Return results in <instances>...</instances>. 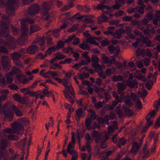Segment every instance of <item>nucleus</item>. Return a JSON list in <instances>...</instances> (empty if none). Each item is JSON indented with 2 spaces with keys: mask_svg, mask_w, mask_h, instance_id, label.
<instances>
[{
  "mask_svg": "<svg viewBox=\"0 0 160 160\" xmlns=\"http://www.w3.org/2000/svg\"><path fill=\"white\" fill-rule=\"evenodd\" d=\"M39 69H36L33 70L31 72L30 71H27L26 72V74L29 76L31 77L32 76H33V78L34 77L33 74H36L39 72Z\"/></svg>",
  "mask_w": 160,
  "mask_h": 160,
  "instance_id": "obj_34",
  "label": "nucleus"
},
{
  "mask_svg": "<svg viewBox=\"0 0 160 160\" xmlns=\"http://www.w3.org/2000/svg\"><path fill=\"white\" fill-rule=\"evenodd\" d=\"M120 107L118 106L116 107V112L119 117H122V111L120 109Z\"/></svg>",
  "mask_w": 160,
  "mask_h": 160,
  "instance_id": "obj_52",
  "label": "nucleus"
},
{
  "mask_svg": "<svg viewBox=\"0 0 160 160\" xmlns=\"http://www.w3.org/2000/svg\"><path fill=\"white\" fill-rule=\"evenodd\" d=\"M141 147V145H139L137 142H134L132 143V148L129 152L133 153L134 155H136Z\"/></svg>",
  "mask_w": 160,
  "mask_h": 160,
  "instance_id": "obj_16",
  "label": "nucleus"
},
{
  "mask_svg": "<svg viewBox=\"0 0 160 160\" xmlns=\"http://www.w3.org/2000/svg\"><path fill=\"white\" fill-rule=\"evenodd\" d=\"M22 22L24 24L27 23H29V24H31L34 23V21L33 19H22Z\"/></svg>",
  "mask_w": 160,
  "mask_h": 160,
  "instance_id": "obj_55",
  "label": "nucleus"
},
{
  "mask_svg": "<svg viewBox=\"0 0 160 160\" xmlns=\"http://www.w3.org/2000/svg\"><path fill=\"white\" fill-rule=\"evenodd\" d=\"M38 51V47L35 45L28 47L26 50L27 52L29 54H34Z\"/></svg>",
  "mask_w": 160,
  "mask_h": 160,
  "instance_id": "obj_13",
  "label": "nucleus"
},
{
  "mask_svg": "<svg viewBox=\"0 0 160 160\" xmlns=\"http://www.w3.org/2000/svg\"><path fill=\"white\" fill-rule=\"evenodd\" d=\"M12 109L16 116L18 117H21L23 116V114L15 105L12 106Z\"/></svg>",
  "mask_w": 160,
  "mask_h": 160,
  "instance_id": "obj_27",
  "label": "nucleus"
},
{
  "mask_svg": "<svg viewBox=\"0 0 160 160\" xmlns=\"http://www.w3.org/2000/svg\"><path fill=\"white\" fill-rule=\"evenodd\" d=\"M21 25L22 26L21 30V36L22 37L26 36L28 33L29 29L26 25L22 23V22L21 23Z\"/></svg>",
  "mask_w": 160,
  "mask_h": 160,
  "instance_id": "obj_20",
  "label": "nucleus"
},
{
  "mask_svg": "<svg viewBox=\"0 0 160 160\" xmlns=\"http://www.w3.org/2000/svg\"><path fill=\"white\" fill-rule=\"evenodd\" d=\"M15 105L12 104L10 101H8L4 103L2 107V111L4 113L5 117L12 119L13 113L11 110V108L12 109V106Z\"/></svg>",
  "mask_w": 160,
  "mask_h": 160,
  "instance_id": "obj_4",
  "label": "nucleus"
},
{
  "mask_svg": "<svg viewBox=\"0 0 160 160\" xmlns=\"http://www.w3.org/2000/svg\"><path fill=\"white\" fill-rule=\"evenodd\" d=\"M108 17L103 15L98 18V24H101L102 23L107 21L108 20Z\"/></svg>",
  "mask_w": 160,
  "mask_h": 160,
  "instance_id": "obj_36",
  "label": "nucleus"
},
{
  "mask_svg": "<svg viewBox=\"0 0 160 160\" xmlns=\"http://www.w3.org/2000/svg\"><path fill=\"white\" fill-rule=\"evenodd\" d=\"M12 128L14 130L16 134L21 135L23 134L24 129L22 125L18 122H15L12 125Z\"/></svg>",
  "mask_w": 160,
  "mask_h": 160,
  "instance_id": "obj_5",
  "label": "nucleus"
},
{
  "mask_svg": "<svg viewBox=\"0 0 160 160\" xmlns=\"http://www.w3.org/2000/svg\"><path fill=\"white\" fill-rule=\"evenodd\" d=\"M94 106L95 108L96 109H99L103 106L102 102L100 101H99L96 103H95Z\"/></svg>",
  "mask_w": 160,
  "mask_h": 160,
  "instance_id": "obj_61",
  "label": "nucleus"
},
{
  "mask_svg": "<svg viewBox=\"0 0 160 160\" xmlns=\"http://www.w3.org/2000/svg\"><path fill=\"white\" fill-rule=\"evenodd\" d=\"M85 42H83L82 43L79 45V47L82 49L87 50H90L89 47L86 44H85Z\"/></svg>",
  "mask_w": 160,
  "mask_h": 160,
  "instance_id": "obj_45",
  "label": "nucleus"
},
{
  "mask_svg": "<svg viewBox=\"0 0 160 160\" xmlns=\"http://www.w3.org/2000/svg\"><path fill=\"white\" fill-rule=\"evenodd\" d=\"M13 75L11 74L10 73L7 74L6 76L7 78V82L8 84H10L13 81Z\"/></svg>",
  "mask_w": 160,
  "mask_h": 160,
  "instance_id": "obj_48",
  "label": "nucleus"
},
{
  "mask_svg": "<svg viewBox=\"0 0 160 160\" xmlns=\"http://www.w3.org/2000/svg\"><path fill=\"white\" fill-rule=\"evenodd\" d=\"M2 93H4L6 94L2 95L0 96V102L5 100L7 98V95L9 93V91L8 89L3 90L1 91Z\"/></svg>",
  "mask_w": 160,
  "mask_h": 160,
  "instance_id": "obj_33",
  "label": "nucleus"
},
{
  "mask_svg": "<svg viewBox=\"0 0 160 160\" xmlns=\"http://www.w3.org/2000/svg\"><path fill=\"white\" fill-rule=\"evenodd\" d=\"M1 62L4 69L8 70L11 66L10 61L8 57L4 55L1 57Z\"/></svg>",
  "mask_w": 160,
  "mask_h": 160,
  "instance_id": "obj_6",
  "label": "nucleus"
},
{
  "mask_svg": "<svg viewBox=\"0 0 160 160\" xmlns=\"http://www.w3.org/2000/svg\"><path fill=\"white\" fill-rule=\"evenodd\" d=\"M4 131L8 133L12 134L15 133L14 130L12 128H7L4 129Z\"/></svg>",
  "mask_w": 160,
  "mask_h": 160,
  "instance_id": "obj_63",
  "label": "nucleus"
},
{
  "mask_svg": "<svg viewBox=\"0 0 160 160\" xmlns=\"http://www.w3.org/2000/svg\"><path fill=\"white\" fill-rule=\"evenodd\" d=\"M156 31L153 27H152L151 29L150 30L148 28L144 29L143 31L144 34L146 35H148V37L150 38H152V36L151 34H154L155 32Z\"/></svg>",
  "mask_w": 160,
  "mask_h": 160,
  "instance_id": "obj_19",
  "label": "nucleus"
},
{
  "mask_svg": "<svg viewBox=\"0 0 160 160\" xmlns=\"http://www.w3.org/2000/svg\"><path fill=\"white\" fill-rule=\"evenodd\" d=\"M24 155H21L19 154H15L11 158V160H23Z\"/></svg>",
  "mask_w": 160,
  "mask_h": 160,
  "instance_id": "obj_31",
  "label": "nucleus"
},
{
  "mask_svg": "<svg viewBox=\"0 0 160 160\" xmlns=\"http://www.w3.org/2000/svg\"><path fill=\"white\" fill-rule=\"evenodd\" d=\"M6 6L7 13L10 16L14 15V11L18 7L17 0H8Z\"/></svg>",
  "mask_w": 160,
  "mask_h": 160,
  "instance_id": "obj_2",
  "label": "nucleus"
},
{
  "mask_svg": "<svg viewBox=\"0 0 160 160\" xmlns=\"http://www.w3.org/2000/svg\"><path fill=\"white\" fill-rule=\"evenodd\" d=\"M60 31V29L58 28L55 29L52 32V35L55 37H58L60 35L59 32Z\"/></svg>",
  "mask_w": 160,
  "mask_h": 160,
  "instance_id": "obj_44",
  "label": "nucleus"
},
{
  "mask_svg": "<svg viewBox=\"0 0 160 160\" xmlns=\"http://www.w3.org/2000/svg\"><path fill=\"white\" fill-rule=\"evenodd\" d=\"M30 32L29 34L31 35L32 33L36 32L39 30V28L37 25H31L30 27Z\"/></svg>",
  "mask_w": 160,
  "mask_h": 160,
  "instance_id": "obj_39",
  "label": "nucleus"
},
{
  "mask_svg": "<svg viewBox=\"0 0 160 160\" xmlns=\"http://www.w3.org/2000/svg\"><path fill=\"white\" fill-rule=\"evenodd\" d=\"M152 81L150 80L147 82L146 84V88L147 89L150 90L152 88Z\"/></svg>",
  "mask_w": 160,
  "mask_h": 160,
  "instance_id": "obj_62",
  "label": "nucleus"
},
{
  "mask_svg": "<svg viewBox=\"0 0 160 160\" xmlns=\"http://www.w3.org/2000/svg\"><path fill=\"white\" fill-rule=\"evenodd\" d=\"M39 5L38 4H34L29 8V13L30 15L37 14L39 12Z\"/></svg>",
  "mask_w": 160,
  "mask_h": 160,
  "instance_id": "obj_9",
  "label": "nucleus"
},
{
  "mask_svg": "<svg viewBox=\"0 0 160 160\" xmlns=\"http://www.w3.org/2000/svg\"><path fill=\"white\" fill-rule=\"evenodd\" d=\"M141 38L142 39L143 43L145 44L147 47H152L154 45V44L152 45V42L148 36H144V35H142V36H141Z\"/></svg>",
  "mask_w": 160,
  "mask_h": 160,
  "instance_id": "obj_17",
  "label": "nucleus"
},
{
  "mask_svg": "<svg viewBox=\"0 0 160 160\" xmlns=\"http://www.w3.org/2000/svg\"><path fill=\"white\" fill-rule=\"evenodd\" d=\"M92 121L89 118H87L85 122V125L87 129L89 130H91V124L92 123Z\"/></svg>",
  "mask_w": 160,
  "mask_h": 160,
  "instance_id": "obj_35",
  "label": "nucleus"
},
{
  "mask_svg": "<svg viewBox=\"0 0 160 160\" xmlns=\"http://www.w3.org/2000/svg\"><path fill=\"white\" fill-rule=\"evenodd\" d=\"M8 146L7 141L5 139H2L0 141V159L4 158L5 156L4 150Z\"/></svg>",
  "mask_w": 160,
  "mask_h": 160,
  "instance_id": "obj_8",
  "label": "nucleus"
},
{
  "mask_svg": "<svg viewBox=\"0 0 160 160\" xmlns=\"http://www.w3.org/2000/svg\"><path fill=\"white\" fill-rule=\"evenodd\" d=\"M20 71V69L18 68L15 67H14L12 69V71H11L10 73L12 75H14V74L19 72Z\"/></svg>",
  "mask_w": 160,
  "mask_h": 160,
  "instance_id": "obj_60",
  "label": "nucleus"
},
{
  "mask_svg": "<svg viewBox=\"0 0 160 160\" xmlns=\"http://www.w3.org/2000/svg\"><path fill=\"white\" fill-rule=\"evenodd\" d=\"M67 151L70 155H72V156H77V157H78L77 152L74 150V146L72 144L71 142H69L68 144Z\"/></svg>",
  "mask_w": 160,
  "mask_h": 160,
  "instance_id": "obj_10",
  "label": "nucleus"
},
{
  "mask_svg": "<svg viewBox=\"0 0 160 160\" xmlns=\"http://www.w3.org/2000/svg\"><path fill=\"white\" fill-rule=\"evenodd\" d=\"M92 136L93 137L96 138L95 140V142L98 143L99 142L100 139L103 137V136H101L98 131H94L92 133Z\"/></svg>",
  "mask_w": 160,
  "mask_h": 160,
  "instance_id": "obj_22",
  "label": "nucleus"
},
{
  "mask_svg": "<svg viewBox=\"0 0 160 160\" xmlns=\"http://www.w3.org/2000/svg\"><path fill=\"white\" fill-rule=\"evenodd\" d=\"M8 139L12 140H18L19 139V137L15 135H7Z\"/></svg>",
  "mask_w": 160,
  "mask_h": 160,
  "instance_id": "obj_47",
  "label": "nucleus"
},
{
  "mask_svg": "<svg viewBox=\"0 0 160 160\" xmlns=\"http://www.w3.org/2000/svg\"><path fill=\"white\" fill-rule=\"evenodd\" d=\"M22 56L21 53L18 52H16L12 53L11 54V57L13 59V61H15L19 60V58Z\"/></svg>",
  "mask_w": 160,
  "mask_h": 160,
  "instance_id": "obj_24",
  "label": "nucleus"
},
{
  "mask_svg": "<svg viewBox=\"0 0 160 160\" xmlns=\"http://www.w3.org/2000/svg\"><path fill=\"white\" fill-rule=\"evenodd\" d=\"M26 140H27L26 138H24L22 140L19 142L18 143V145L19 146H20L21 147H22V148H24L25 146V145H26Z\"/></svg>",
  "mask_w": 160,
  "mask_h": 160,
  "instance_id": "obj_54",
  "label": "nucleus"
},
{
  "mask_svg": "<svg viewBox=\"0 0 160 160\" xmlns=\"http://www.w3.org/2000/svg\"><path fill=\"white\" fill-rule=\"evenodd\" d=\"M25 77V75L22 74H18L16 75L17 78L19 82L22 83Z\"/></svg>",
  "mask_w": 160,
  "mask_h": 160,
  "instance_id": "obj_53",
  "label": "nucleus"
},
{
  "mask_svg": "<svg viewBox=\"0 0 160 160\" xmlns=\"http://www.w3.org/2000/svg\"><path fill=\"white\" fill-rule=\"evenodd\" d=\"M62 84L65 88V89L67 92H69L71 95L74 97L75 93L72 87V86L71 84H68L67 82H63Z\"/></svg>",
  "mask_w": 160,
  "mask_h": 160,
  "instance_id": "obj_12",
  "label": "nucleus"
},
{
  "mask_svg": "<svg viewBox=\"0 0 160 160\" xmlns=\"http://www.w3.org/2000/svg\"><path fill=\"white\" fill-rule=\"evenodd\" d=\"M66 56L62 54L60 52H57L56 53L55 58L57 59L61 60L64 58Z\"/></svg>",
  "mask_w": 160,
  "mask_h": 160,
  "instance_id": "obj_51",
  "label": "nucleus"
},
{
  "mask_svg": "<svg viewBox=\"0 0 160 160\" xmlns=\"http://www.w3.org/2000/svg\"><path fill=\"white\" fill-rule=\"evenodd\" d=\"M117 49L112 45H110L108 47V49L111 54H112L113 52L116 51V50Z\"/></svg>",
  "mask_w": 160,
  "mask_h": 160,
  "instance_id": "obj_57",
  "label": "nucleus"
},
{
  "mask_svg": "<svg viewBox=\"0 0 160 160\" xmlns=\"http://www.w3.org/2000/svg\"><path fill=\"white\" fill-rule=\"evenodd\" d=\"M112 80L113 82H117L118 81H121L122 79V77L121 75H118L116 76L114 75L112 78Z\"/></svg>",
  "mask_w": 160,
  "mask_h": 160,
  "instance_id": "obj_46",
  "label": "nucleus"
},
{
  "mask_svg": "<svg viewBox=\"0 0 160 160\" xmlns=\"http://www.w3.org/2000/svg\"><path fill=\"white\" fill-rule=\"evenodd\" d=\"M133 18L132 16H126L122 18V20L123 21L130 22L132 20Z\"/></svg>",
  "mask_w": 160,
  "mask_h": 160,
  "instance_id": "obj_58",
  "label": "nucleus"
},
{
  "mask_svg": "<svg viewBox=\"0 0 160 160\" xmlns=\"http://www.w3.org/2000/svg\"><path fill=\"white\" fill-rule=\"evenodd\" d=\"M126 85L130 88H137L138 87V82L136 79L131 80L128 79L126 81Z\"/></svg>",
  "mask_w": 160,
  "mask_h": 160,
  "instance_id": "obj_14",
  "label": "nucleus"
},
{
  "mask_svg": "<svg viewBox=\"0 0 160 160\" xmlns=\"http://www.w3.org/2000/svg\"><path fill=\"white\" fill-rule=\"evenodd\" d=\"M65 43L64 42V41L63 42L62 41H59L58 43L57 46L56 47L57 49L58 50L64 47Z\"/></svg>",
  "mask_w": 160,
  "mask_h": 160,
  "instance_id": "obj_49",
  "label": "nucleus"
},
{
  "mask_svg": "<svg viewBox=\"0 0 160 160\" xmlns=\"http://www.w3.org/2000/svg\"><path fill=\"white\" fill-rule=\"evenodd\" d=\"M156 109V110L153 109L151 112H149V113L147 114L146 115V118L147 117L148 115V118H149V122H152L151 120V117H154L155 116L156 113L157 112V111Z\"/></svg>",
  "mask_w": 160,
  "mask_h": 160,
  "instance_id": "obj_42",
  "label": "nucleus"
},
{
  "mask_svg": "<svg viewBox=\"0 0 160 160\" xmlns=\"http://www.w3.org/2000/svg\"><path fill=\"white\" fill-rule=\"evenodd\" d=\"M94 39L98 40V38H88L87 41V42H88L91 44H92L95 45L97 46H99V43L96 42L95 40Z\"/></svg>",
  "mask_w": 160,
  "mask_h": 160,
  "instance_id": "obj_30",
  "label": "nucleus"
},
{
  "mask_svg": "<svg viewBox=\"0 0 160 160\" xmlns=\"http://www.w3.org/2000/svg\"><path fill=\"white\" fill-rule=\"evenodd\" d=\"M99 59L97 55H92L91 58V65L92 66L95 68H99L100 69L104 68V67L103 65L99 64Z\"/></svg>",
  "mask_w": 160,
  "mask_h": 160,
  "instance_id": "obj_7",
  "label": "nucleus"
},
{
  "mask_svg": "<svg viewBox=\"0 0 160 160\" xmlns=\"http://www.w3.org/2000/svg\"><path fill=\"white\" fill-rule=\"evenodd\" d=\"M63 73H64L65 76L64 77L63 79V81H65V82H67L69 79L72 76L73 74H74V73H71L70 72H66L65 71H63Z\"/></svg>",
  "mask_w": 160,
  "mask_h": 160,
  "instance_id": "obj_38",
  "label": "nucleus"
},
{
  "mask_svg": "<svg viewBox=\"0 0 160 160\" xmlns=\"http://www.w3.org/2000/svg\"><path fill=\"white\" fill-rule=\"evenodd\" d=\"M130 96L131 98L134 101L135 103L139 101L138 96L133 93H131L130 95Z\"/></svg>",
  "mask_w": 160,
  "mask_h": 160,
  "instance_id": "obj_64",
  "label": "nucleus"
},
{
  "mask_svg": "<svg viewBox=\"0 0 160 160\" xmlns=\"http://www.w3.org/2000/svg\"><path fill=\"white\" fill-rule=\"evenodd\" d=\"M64 94L66 98L72 104H73L74 101V99L73 97H71L68 93L66 92L65 91L63 90Z\"/></svg>",
  "mask_w": 160,
  "mask_h": 160,
  "instance_id": "obj_37",
  "label": "nucleus"
},
{
  "mask_svg": "<svg viewBox=\"0 0 160 160\" xmlns=\"http://www.w3.org/2000/svg\"><path fill=\"white\" fill-rule=\"evenodd\" d=\"M117 86L118 88V92L119 94H120L122 92L125 90L126 88V84L122 82L118 83L117 84Z\"/></svg>",
  "mask_w": 160,
  "mask_h": 160,
  "instance_id": "obj_25",
  "label": "nucleus"
},
{
  "mask_svg": "<svg viewBox=\"0 0 160 160\" xmlns=\"http://www.w3.org/2000/svg\"><path fill=\"white\" fill-rule=\"evenodd\" d=\"M76 115L75 116V118L76 120H79L81 117H84L85 114L82 111V108H79L76 110L75 111Z\"/></svg>",
  "mask_w": 160,
  "mask_h": 160,
  "instance_id": "obj_18",
  "label": "nucleus"
},
{
  "mask_svg": "<svg viewBox=\"0 0 160 160\" xmlns=\"http://www.w3.org/2000/svg\"><path fill=\"white\" fill-rule=\"evenodd\" d=\"M108 139V137L106 136H103L102 138L100 139L99 142H100V146L102 148H105L107 147L105 141Z\"/></svg>",
  "mask_w": 160,
  "mask_h": 160,
  "instance_id": "obj_26",
  "label": "nucleus"
},
{
  "mask_svg": "<svg viewBox=\"0 0 160 160\" xmlns=\"http://www.w3.org/2000/svg\"><path fill=\"white\" fill-rule=\"evenodd\" d=\"M123 109L125 114L128 116H132L134 113L133 110L130 109L129 108L124 107Z\"/></svg>",
  "mask_w": 160,
  "mask_h": 160,
  "instance_id": "obj_43",
  "label": "nucleus"
},
{
  "mask_svg": "<svg viewBox=\"0 0 160 160\" xmlns=\"http://www.w3.org/2000/svg\"><path fill=\"white\" fill-rule=\"evenodd\" d=\"M53 1L51 0L48 2H45L43 3V8L42 10L41 13L45 17V18H42L43 20H47L49 18L48 12L51 10L53 6Z\"/></svg>",
  "mask_w": 160,
  "mask_h": 160,
  "instance_id": "obj_3",
  "label": "nucleus"
},
{
  "mask_svg": "<svg viewBox=\"0 0 160 160\" xmlns=\"http://www.w3.org/2000/svg\"><path fill=\"white\" fill-rule=\"evenodd\" d=\"M77 9L85 12H88L90 11V8L88 7L86 5L82 6L80 5H78L76 6Z\"/></svg>",
  "mask_w": 160,
  "mask_h": 160,
  "instance_id": "obj_29",
  "label": "nucleus"
},
{
  "mask_svg": "<svg viewBox=\"0 0 160 160\" xmlns=\"http://www.w3.org/2000/svg\"><path fill=\"white\" fill-rule=\"evenodd\" d=\"M13 97L15 101L23 104L25 103L27 101L25 98L23 97L22 98L17 94H14Z\"/></svg>",
  "mask_w": 160,
  "mask_h": 160,
  "instance_id": "obj_23",
  "label": "nucleus"
},
{
  "mask_svg": "<svg viewBox=\"0 0 160 160\" xmlns=\"http://www.w3.org/2000/svg\"><path fill=\"white\" fill-rule=\"evenodd\" d=\"M126 32L122 28H120L117 30L115 32L113 33V37L118 39H120L122 38V35L123 33H125Z\"/></svg>",
  "mask_w": 160,
  "mask_h": 160,
  "instance_id": "obj_15",
  "label": "nucleus"
},
{
  "mask_svg": "<svg viewBox=\"0 0 160 160\" xmlns=\"http://www.w3.org/2000/svg\"><path fill=\"white\" fill-rule=\"evenodd\" d=\"M101 58L104 63H108L109 58L107 56H106L105 54H102L101 55Z\"/></svg>",
  "mask_w": 160,
  "mask_h": 160,
  "instance_id": "obj_59",
  "label": "nucleus"
},
{
  "mask_svg": "<svg viewBox=\"0 0 160 160\" xmlns=\"http://www.w3.org/2000/svg\"><path fill=\"white\" fill-rule=\"evenodd\" d=\"M127 143V140L124 137L120 138L117 143V146L120 148L121 146L125 145Z\"/></svg>",
  "mask_w": 160,
  "mask_h": 160,
  "instance_id": "obj_28",
  "label": "nucleus"
},
{
  "mask_svg": "<svg viewBox=\"0 0 160 160\" xmlns=\"http://www.w3.org/2000/svg\"><path fill=\"white\" fill-rule=\"evenodd\" d=\"M148 115L146 117V120L147 121V122L145 123V126L142 128V129L141 130L142 133H143L146 132L148 128L150 126V125L152 124V122L149 121V118H148Z\"/></svg>",
  "mask_w": 160,
  "mask_h": 160,
  "instance_id": "obj_21",
  "label": "nucleus"
},
{
  "mask_svg": "<svg viewBox=\"0 0 160 160\" xmlns=\"http://www.w3.org/2000/svg\"><path fill=\"white\" fill-rule=\"evenodd\" d=\"M112 8L109 7L108 6H106L102 4H98L96 7V8L98 10H102L106 8L108 10H111Z\"/></svg>",
  "mask_w": 160,
  "mask_h": 160,
  "instance_id": "obj_40",
  "label": "nucleus"
},
{
  "mask_svg": "<svg viewBox=\"0 0 160 160\" xmlns=\"http://www.w3.org/2000/svg\"><path fill=\"white\" fill-rule=\"evenodd\" d=\"M2 20L8 21L7 24L5 26L3 29L0 30V37H6L7 42H4L2 39H0V45H6L11 49H14L15 47V41L14 38L9 35V30L8 25L11 21V19L6 15L2 16Z\"/></svg>",
  "mask_w": 160,
  "mask_h": 160,
  "instance_id": "obj_1",
  "label": "nucleus"
},
{
  "mask_svg": "<svg viewBox=\"0 0 160 160\" xmlns=\"http://www.w3.org/2000/svg\"><path fill=\"white\" fill-rule=\"evenodd\" d=\"M114 122L115 123L116 125L112 126H110L108 127V131L109 133H112L114 132V129H118V127L116 122L114 121Z\"/></svg>",
  "mask_w": 160,
  "mask_h": 160,
  "instance_id": "obj_41",
  "label": "nucleus"
},
{
  "mask_svg": "<svg viewBox=\"0 0 160 160\" xmlns=\"http://www.w3.org/2000/svg\"><path fill=\"white\" fill-rule=\"evenodd\" d=\"M11 29L13 34L15 36H17L18 34V29L13 26H12Z\"/></svg>",
  "mask_w": 160,
  "mask_h": 160,
  "instance_id": "obj_56",
  "label": "nucleus"
},
{
  "mask_svg": "<svg viewBox=\"0 0 160 160\" xmlns=\"http://www.w3.org/2000/svg\"><path fill=\"white\" fill-rule=\"evenodd\" d=\"M88 52H85L82 54V57L85 58L86 60L88 61V62H90L91 59L90 57L88 56Z\"/></svg>",
  "mask_w": 160,
  "mask_h": 160,
  "instance_id": "obj_50",
  "label": "nucleus"
},
{
  "mask_svg": "<svg viewBox=\"0 0 160 160\" xmlns=\"http://www.w3.org/2000/svg\"><path fill=\"white\" fill-rule=\"evenodd\" d=\"M27 94H29L32 97H35L36 99L40 98V92L39 91L38 92H33V91H28L27 92Z\"/></svg>",
  "mask_w": 160,
  "mask_h": 160,
  "instance_id": "obj_32",
  "label": "nucleus"
},
{
  "mask_svg": "<svg viewBox=\"0 0 160 160\" xmlns=\"http://www.w3.org/2000/svg\"><path fill=\"white\" fill-rule=\"evenodd\" d=\"M56 46H53L49 48L48 50H47L45 52L44 55H42V53L41 52V59H42L45 58L47 56V54L50 55L51 54L52 52L57 51Z\"/></svg>",
  "mask_w": 160,
  "mask_h": 160,
  "instance_id": "obj_11",
  "label": "nucleus"
}]
</instances>
